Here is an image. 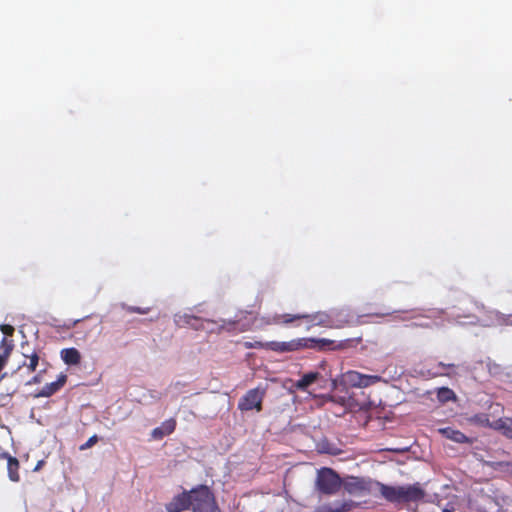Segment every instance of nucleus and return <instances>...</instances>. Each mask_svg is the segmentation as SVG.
I'll return each mask as SVG.
<instances>
[{"label":"nucleus","instance_id":"23","mask_svg":"<svg viewBox=\"0 0 512 512\" xmlns=\"http://www.w3.org/2000/svg\"><path fill=\"white\" fill-rule=\"evenodd\" d=\"M469 422L472 424H476L481 427H490L491 428V421L489 419L488 414L486 413H479L471 416L469 418Z\"/></svg>","mask_w":512,"mask_h":512},{"label":"nucleus","instance_id":"14","mask_svg":"<svg viewBox=\"0 0 512 512\" xmlns=\"http://www.w3.org/2000/svg\"><path fill=\"white\" fill-rule=\"evenodd\" d=\"M439 433L443 435L445 438L456 443H472V440L469 439L464 433L452 427L441 428L439 429Z\"/></svg>","mask_w":512,"mask_h":512},{"label":"nucleus","instance_id":"30","mask_svg":"<svg viewBox=\"0 0 512 512\" xmlns=\"http://www.w3.org/2000/svg\"><path fill=\"white\" fill-rule=\"evenodd\" d=\"M9 457H12V456L7 452L0 453V459H6L8 461Z\"/></svg>","mask_w":512,"mask_h":512},{"label":"nucleus","instance_id":"27","mask_svg":"<svg viewBox=\"0 0 512 512\" xmlns=\"http://www.w3.org/2000/svg\"><path fill=\"white\" fill-rule=\"evenodd\" d=\"M126 311L129 313H138V314H147L150 311V308H141L136 306H128Z\"/></svg>","mask_w":512,"mask_h":512},{"label":"nucleus","instance_id":"21","mask_svg":"<svg viewBox=\"0 0 512 512\" xmlns=\"http://www.w3.org/2000/svg\"><path fill=\"white\" fill-rule=\"evenodd\" d=\"M361 342H362L361 336L355 337V338H347V339H344L341 341H335V351L355 348Z\"/></svg>","mask_w":512,"mask_h":512},{"label":"nucleus","instance_id":"5","mask_svg":"<svg viewBox=\"0 0 512 512\" xmlns=\"http://www.w3.org/2000/svg\"><path fill=\"white\" fill-rule=\"evenodd\" d=\"M266 395V389L258 386L248 390L239 400L238 409L242 412L256 410L262 411V403Z\"/></svg>","mask_w":512,"mask_h":512},{"label":"nucleus","instance_id":"16","mask_svg":"<svg viewBox=\"0 0 512 512\" xmlns=\"http://www.w3.org/2000/svg\"><path fill=\"white\" fill-rule=\"evenodd\" d=\"M491 428L494 430L501 431L503 435L512 439V419L511 418H499L492 421Z\"/></svg>","mask_w":512,"mask_h":512},{"label":"nucleus","instance_id":"32","mask_svg":"<svg viewBox=\"0 0 512 512\" xmlns=\"http://www.w3.org/2000/svg\"><path fill=\"white\" fill-rule=\"evenodd\" d=\"M389 314H390L389 312H386V313H375L374 315L377 316V317H384V316H387Z\"/></svg>","mask_w":512,"mask_h":512},{"label":"nucleus","instance_id":"18","mask_svg":"<svg viewBox=\"0 0 512 512\" xmlns=\"http://www.w3.org/2000/svg\"><path fill=\"white\" fill-rule=\"evenodd\" d=\"M19 468L20 464L18 459L15 457H9L7 462V471L8 477L12 482L20 481Z\"/></svg>","mask_w":512,"mask_h":512},{"label":"nucleus","instance_id":"15","mask_svg":"<svg viewBox=\"0 0 512 512\" xmlns=\"http://www.w3.org/2000/svg\"><path fill=\"white\" fill-rule=\"evenodd\" d=\"M60 355L67 365H78L81 362V354L74 347L62 349Z\"/></svg>","mask_w":512,"mask_h":512},{"label":"nucleus","instance_id":"3","mask_svg":"<svg viewBox=\"0 0 512 512\" xmlns=\"http://www.w3.org/2000/svg\"><path fill=\"white\" fill-rule=\"evenodd\" d=\"M192 512H221L212 490L206 485H198L191 489Z\"/></svg>","mask_w":512,"mask_h":512},{"label":"nucleus","instance_id":"19","mask_svg":"<svg viewBox=\"0 0 512 512\" xmlns=\"http://www.w3.org/2000/svg\"><path fill=\"white\" fill-rule=\"evenodd\" d=\"M24 361L22 362L21 367L27 368L28 372H34L39 364V355L36 351H33L31 354H24Z\"/></svg>","mask_w":512,"mask_h":512},{"label":"nucleus","instance_id":"6","mask_svg":"<svg viewBox=\"0 0 512 512\" xmlns=\"http://www.w3.org/2000/svg\"><path fill=\"white\" fill-rule=\"evenodd\" d=\"M219 324V330L227 332H244L251 328L253 324V317L251 313L239 312L236 314L234 320L222 319Z\"/></svg>","mask_w":512,"mask_h":512},{"label":"nucleus","instance_id":"31","mask_svg":"<svg viewBox=\"0 0 512 512\" xmlns=\"http://www.w3.org/2000/svg\"><path fill=\"white\" fill-rule=\"evenodd\" d=\"M43 464H44V461H43V460H40V461L36 464V466H35V468H34V471H38V470H40V469H41V467L43 466Z\"/></svg>","mask_w":512,"mask_h":512},{"label":"nucleus","instance_id":"11","mask_svg":"<svg viewBox=\"0 0 512 512\" xmlns=\"http://www.w3.org/2000/svg\"><path fill=\"white\" fill-rule=\"evenodd\" d=\"M312 321H314V324L316 326L325 327V328H343L344 326H349L351 323L348 320L342 321L341 324L335 325L333 323L332 318L330 315L323 311H318L315 313H312Z\"/></svg>","mask_w":512,"mask_h":512},{"label":"nucleus","instance_id":"13","mask_svg":"<svg viewBox=\"0 0 512 512\" xmlns=\"http://www.w3.org/2000/svg\"><path fill=\"white\" fill-rule=\"evenodd\" d=\"M177 422L174 418H170L162 422L159 427L152 430L151 436L155 440H161L167 435L172 434L176 429Z\"/></svg>","mask_w":512,"mask_h":512},{"label":"nucleus","instance_id":"8","mask_svg":"<svg viewBox=\"0 0 512 512\" xmlns=\"http://www.w3.org/2000/svg\"><path fill=\"white\" fill-rule=\"evenodd\" d=\"M298 320L305 321L307 330L316 327V324L312 321V314H275L269 323L291 324Z\"/></svg>","mask_w":512,"mask_h":512},{"label":"nucleus","instance_id":"10","mask_svg":"<svg viewBox=\"0 0 512 512\" xmlns=\"http://www.w3.org/2000/svg\"><path fill=\"white\" fill-rule=\"evenodd\" d=\"M174 320L178 327L189 326L196 330L204 329V323H217L216 321L202 319L198 316H194L187 313H184L182 315H176Z\"/></svg>","mask_w":512,"mask_h":512},{"label":"nucleus","instance_id":"24","mask_svg":"<svg viewBox=\"0 0 512 512\" xmlns=\"http://www.w3.org/2000/svg\"><path fill=\"white\" fill-rule=\"evenodd\" d=\"M349 503H342L341 505L336 506L335 508H332L329 505L320 506L317 509L314 510V512H346L350 509Z\"/></svg>","mask_w":512,"mask_h":512},{"label":"nucleus","instance_id":"12","mask_svg":"<svg viewBox=\"0 0 512 512\" xmlns=\"http://www.w3.org/2000/svg\"><path fill=\"white\" fill-rule=\"evenodd\" d=\"M67 382V375L61 373L57 380L44 385L35 395L36 397H50L57 393Z\"/></svg>","mask_w":512,"mask_h":512},{"label":"nucleus","instance_id":"7","mask_svg":"<svg viewBox=\"0 0 512 512\" xmlns=\"http://www.w3.org/2000/svg\"><path fill=\"white\" fill-rule=\"evenodd\" d=\"M345 382L352 387L365 388L374 385L382 380L378 375L362 374L355 370L347 371L344 374Z\"/></svg>","mask_w":512,"mask_h":512},{"label":"nucleus","instance_id":"20","mask_svg":"<svg viewBox=\"0 0 512 512\" xmlns=\"http://www.w3.org/2000/svg\"><path fill=\"white\" fill-rule=\"evenodd\" d=\"M436 397H437V400L440 402V403H447L449 401H454L456 400V394L454 393V391L448 387H440L437 389V392H436Z\"/></svg>","mask_w":512,"mask_h":512},{"label":"nucleus","instance_id":"28","mask_svg":"<svg viewBox=\"0 0 512 512\" xmlns=\"http://www.w3.org/2000/svg\"><path fill=\"white\" fill-rule=\"evenodd\" d=\"M0 329L5 336H12L15 331L14 327L9 324H2Z\"/></svg>","mask_w":512,"mask_h":512},{"label":"nucleus","instance_id":"33","mask_svg":"<svg viewBox=\"0 0 512 512\" xmlns=\"http://www.w3.org/2000/svg\"><path fill=\"white\" fill-rule=\"evenodd\" d=\"M442 512H454V510L453 509L445 508V509L442 510Z\"/></svg>","mask_w":512,"mask_h":512},{"label":"nucleus","instance_id":"26","mask_svg":"<svg viewBox=\"0 0 512 512\" xmlns=\"http://www.w3.org/2000/svg\"><path fill=\"white\" fill-rule=\"evenodd\" d=\"M98 440L99 438L97 435L91 436L84 444L80 446V450L83 451L93 447L98 442Z\"/></svg>","mask_w":512,"mask_h":512},{"label":"nucleus","instance_id":"22","mask_svg":"<svg viewBox=\"0 0 512 512\" xmlns=\"http://www.w3.org/2000/svg\"><path fill=\"white\" fill-rule=\"evenodd\" d=\"M455 367V364L453 363H443V362H438L437 365L435 367H433L432 369H429L427 371L428 375L431 376V377H438V376H443V375H449L448 373L444 372L443 370L444 369H449V368H454Z\"/></svg>","mask_w":512,"mask_h":512},{"label":"nucleus","instance_id":"9","mask_svg":"<svg viewBox=\"0 0 512 512\" xmlns=\"http://www.w3.org/2000/svg\"><path fill=\"white\" fill-rule=\"evenodd\" d=\"M192 493L190 491H183L175 495L172 500L165 505L167 512H183L191 508Z\"/></svg>","mask_w":512,"mask_h":512},{"label":"nucleus","instance_id":"17","mask_svg":"<svg viewBox=\"0 0 512 512\" xmlns=\"http://www.w3.org/2000/svg\"><path fill=\"white\" fill-rule=\"evenodd\" d=\"M319 377V372L306 373L295 383V387L298 390L305 391L311 384L318 380Z\"/></svg>","mask_w":512,"mask_h":512},{"label":"nucleus","instance_id":"4","mask_svg":"<svg viewBox=\"0 0 512 512\" xmlns=\"http://www.w3.org/2000/svg\"><path fill=\"white\" fill-rule=\"evenodd\" d=\"M341 486L342 480L332 468L323 467L317 471L315 487L320 494L334 495Z\"/></svg>","mask_w":512,"mask_h":512},{"label":"nucleus","instance_id":"25","mask_svg":"<svg viewBox=\"0 0 512 512\" xmlns=\"http://www.w3.org/2000/svg\"><path fill=\"white\" fill-rule=\"evenodd\" d=\"M495 321L499 326H512V314L495 313Z\"/></svg>","mask_w":512,"mask_h":512},{"label":"nucleus","instance_id":"1","mask_svg":"<svg viewBox=\"0 0 512 512\" xmlns=\"http://www.w3.org/2000/svg\"><path fill=\"white\" fill-rule=\"evenodd\" d=\"M246 348H264L278 353L294 352L302 349H314L317 351H335V340L326 338H297L286 342L270 341L245 343Z\"/></svg>","mask_w":512,"mask_h":512},{"label":"nucleus","instance_id":"29","mask_svg":"<svg viewBox=\"0 0 512 512\" xmlns=\"http://www.w3.org/2000/svg\"><path fill=\"white\" fill-rule=\"evenodd\" d=\"M40 382V378L38 375L34 376L29 382L28 384H34V383H39Z\"/></svg>","mask_w":512,"mask_h":512},{"label":"nucleus","instance_id":"2","mask_svg":"<svg viewBox=\"0 0 512 512\" xmlns=\"http://www.w3.org/2000/svg\"><path fill=\"white\" fill-rule=\"evenodd\" d=\"M379 491L385 500L393 504L417 502L422 500L425 496L424 490L418 484L408 486H389L380 483Z\"/></svg>","mask_w":512,"mask_h":512}]
</instances>
